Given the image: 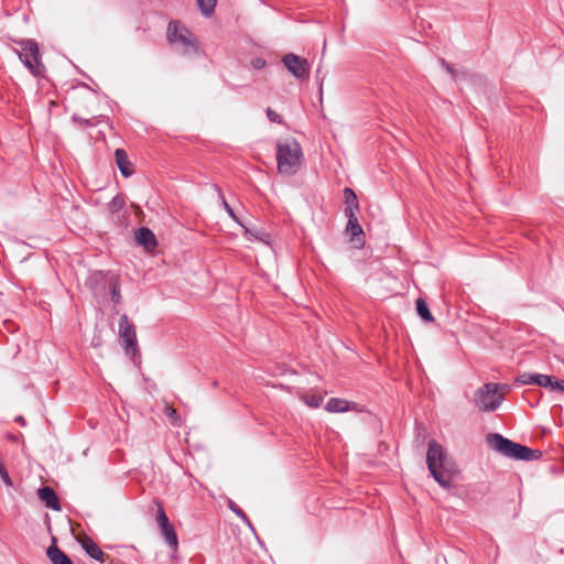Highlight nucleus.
Segmentation results:
<instances>
[{
	"label": "nucleus",
	"instance_id": "1",
	"mask_svg": "<svg viewBox=\"0 0 564 564\" xmlns=\"http://www.w3.org/2000/svg\"><path fill=\"white\" fill-rule=\"evenodd\" d=\"M429 470L433 478L443 487L451 488V474L455 473V464L448 458L444 448L435 441H430L426 455Z\"/></svg>",
	"mask_w": 564,
	"mask_h": 564
},
{
	"label": "nucleus",
	"instance_id": "2",
	"mask_svg": "<svg viewBox=\"0 0 564 564\" xmlns=\"http://www.w3.org/2000/svg\"><path fill=\"white\" fill-rule=\"evenodd\" d=\"M303 151L300 142L294 138L280 140L276 143L278 171L282 175L292 176L300 170Z\"/></svg>",
	"mask_w": 564,
	"mask_h": 564
},
{
	"label": "nucleus",
	"instance_id": "3",
	"mask_svg": "<svg viewBox=\"0 0 564 564\" xmlns=\"http://www.w3.org/2000/svg\"><path fill=\"white\" fill-rule=\"evenodd\" d=\"M166 39L180 54L188 57L199 55V45L196 36L178 21H171L169 23Z\"/></svg>",
	"mask_w": 564,
	"mask_h": 564
},
{
	"label": "nucleus",
	"instance_id": "4",
	"mask_svg": "<svg viewBox=\"0 0 564 564\" xmlns=\"http://www.w3.org/2000/svg\"><path fill=\"white\" fill-rule=\"evenodd\" d=\"M487 438L495 451L512 459L530 462L542 456L541 451L514 443L500 434H489Z\"/></svg>",
	"mask_w": 564,
	"mask_h": 564
},
{
	"label": "nucleus",
	"instance_id": "5",
	"mask_svg": "<svg viewBox=\"0 0 564 564\" xmlns=\"http://www.w3.org/2000/svg\"><path fill=\"white\" fill-rule=\"evenodd\" d=\"M20 50H14L22 64L35 77H44L46 72L42 62L39 44L32 39L19 40L15 42Z\"/></svg>",
	"mask_w": 564,
	"mask_h": 564
},
{
	"label": "nucleus",
	"instance_id": "6",
	"mask_svg": "<svg viewBox=\"0 0 564 564\" xmlns=\"http://www.w3.org/2000/svg\"><path fill=\"white\" fill-rule=\"evenodd\" d=\"M503 395L499 393V384L486 383L475 393L476 406L484 412L495 411L502 403Z\"/></svg>",
	"mask_w": 564,
	"mask_h": 564
},
{
	"label": "nucleus",
	"instance_id": "7",
	"mask_svg": "<svg viewBox=\"0 0 564 564\" xmlns=\"http://www.w3.org/2000/svg\"><path fill=\"white\" fill-rule=\"evenodd\" d=\"M522 384H536L544 388H550L552 391L564 392V380L541 373H523L517 379Z\"/></svg>",
	"mask_w": 564,
	"mask_h": 564
},
{
	"label": "nucleus",
	"instance_id": "8",
	"mask_svg": "<svg viewBox=\"0 0 564 564\" xmlns=\"http://www.w3.org/2000/svg\"><path fill=\"white\" fill-rule=\"evenodd\" d=\"M119 337L126 344V354L134 356L137 351V334L135 326L131 323L127 314H122L119 319Z\"/></svg>",
	"mask_w": 564,
	"mask_h": 564
},
{
	"label": "nucleus",
	"instance_id": "9",
	"mask_svg": "<svg viewBox=\"0 0 564 564\" xmlns=\"http://www.w3.org/2000/svg\"><path fill=\"white\" fill-rule=\"evenodd\" d=\"M286 69L297 79H305L310 75V65L307 59L293 53L284 55L282 59Z\"/></svg>",
	"mask_w": 564,
	"mask_h": 564
},
{
	"label": "nucleus",
	"instance_id": "10",
	"mask_svg": "<svg viewBox=\"0 0 564 564\" xmlns=\"http://www.w3.org/2000/svg\"><path fill=\"white\" fill-rule=\"evenodd\" d=\"M348 219L347 226H346V232L350 236V241L357 242L359 245L364 243V230L360 226L357 215L354 214L349 209V214L345 215Z\"/></svg>",
	"mask_w": 564,
	"mask_h": 564
},
{
	"label": "nucleus",
	"instance_id": "11",
	"mask_svg": "<svg viewBox=\"0 0 564 564\" xmlns=\"http://www.w3.org/2000/svg\"><path fill=\"white\" fill-rule=\"evenodd\" d=\"M115 159H116V164H117L120 173L124 177H129L134 173L133 165L130 162L128 154L126 153V151L123 149H117L115 151Z\"/></svg>",
	"mask_w": 564,
	"mask_h": 564
},
{
	"label": "nucleus",
	"instance_id": "12",
	"mask_svg": "<svg viewBox=\"0 0 564 564\" xmlns=\"http://www.w3.org/2000/svg\"><path fill=\"white\" fill-rule=\"evenodd\" d=\"M135 240L138 245L144 247L145 250H153L158 245L154 234L147 227L138 229Z\"/></svg>",
	"mask_w": 564,
	"mask_h": 564
},
{
	"label": "nucleus",
	"instance_id": "13",
	"mask_svg": "<svg viewBox=\"0 0 564 564\" xmlns=\"http://www.w3.org/2000/svg\"><path fill=\"white\" fill-rule=\"evenodd\" d=\"M39 497L40 499L45 502L46 507L59 511L61 510V503L58 500V497L56 492L48 486L42 487L39 489Z\"/></svg>",
	"mask_w": 564,
	"mask_h": 564
},
{
	"label": "nucleus",
	"instance_id": "14",
	"mask_svg": "<svg viewBox=\"0 0 564 564\" xmlns=\"http://www.w3.org/2000/svg\"><path fill=\"white\" fill-rule=\"evenodd\" d=\"M82 546L91 558L99 561L100 563H105L109 557L90 538H86L82 542Z\"/></svg>",
	"mask_w": 564,
	"mask_h": 564
},
{
	"label": "nucleus",
	"instance_id": "15",
	"mask_svg": "<svg viewBox=\"0 0 564 564\" xmlns=\"http://www.w3.org/2000/svg\"><path fill=\"white\" fill-rule=\"evenodd\" d=\"M46 555L52 564H73L72 560L55 543L48 546Z\"/></svg>",
	"mask_w": 564,
	"mask_h": 564
},
{
	"label": "nucleus",
	"instance_id": "16",
	"mask_svg": "<svg viewBox=\"0 0 564 564\" xmlns=\"http://www.w3.org/2000/svg\"><path fill=\"white\" fill-rule=\"evenodd\" d=\"M344 197H345V205H346V207L344 209L345 215L349 214V209L354 214H357V212L359 210V203H358V198H357V195L355 194V192L351 188L346 187V188H344Z\"/></svg>",
	"mask_w": 564,
	"mask_h": 564
},
{
	"label": "nucleus",
	"instance_id": "17",
	"mask_svg": "<svg viewBox=\"0 0 564 564\" xmlns=\"http://www.w3.org/2000/svg\"><path fill=\"white\" fill-rule=\"evenodd\" d=\"M160 533L163 536L165 543L171 547L172 551H177L178 538L176 531L172 524L167 525L166 529H160Z\"/></svg>",
	"mask_w": 564,
	"mask_h": 564
},
{
	"label": "nucleus",
	"instance_id": "18",
	"mask_svg": "<svg viewBox=\"0 0 564 564\" xmlns=\"http://www.w3.org/2000/svg\"><path fill=\"white\" fill-rule=\"evenodd\" d=\"M325 409L332 413H341L349 410V403L344 399L332 398L327 401Z\"/></svg>",
	"mask_w": 564,
	"mask_h": 564
},
{
	"label": "nucleus",
	"instance_id": "19",
	"mask_svg": "<svg viewBox=\"0 0 564 564\" xmlns=\"http://www.w3.org/2000/svg\"><path fill=\"white\" fill-rule=\"evenodd\" d=\"M415 306H416V312H417V315L424 321V322H433L434 321V317L433 315L431 314L430 310H429V306L425 302L424 299L422 297H419L415 302Z\"/></svg>",
	"mask_w": 564,
	"mask_h": 564
},
{
	"label": "nucleus",
	"instance_id": "20",
	"mask_svg": "<svg viewBox=\"0 0 564 564\" xmlns=\"http://www.w3.org/2000/svg\"><path fill=\"white\" fill-rule=\"evenodd\" d=\"M213 188L217 192L218 194V198L220 199L221 202V205L223 207L225 208V210L227 212V214L229 215V217L231 219H234L236 223H238L239 225L242 226V224L240 223L239 218L237 217V215L235 214L234 209L231 208V206L227 203L220 187L216 184L213 185Z\"/></svg>",
	"mask_w": 564,
	"mask_h": 564
},
{
	"label": "nucleus",
	"instance_id": "21",
	"mask_svg": "<svg viewBox=\"0 0 564 564\" xmlns=\"http://www.w3.org/2000/svg\"><path fill=\"white\" fill-rule=\"evenodd\" d=\"M126 205L124 196L121 194L116 195L109 203H108V212L113 215L118 212H120Z\"/></svg>",
	"mask_w": 564,
	"mask_h": 564
},
{
	"label": "nucleus",
	"instance_id": "22",
	"mask_svg": "<svg viewBox=\"0 0 564 564\" xmlns=\"http://www.w3.org/2000/svg\"><path fill=\"white\" fill-rule=\"evenodd\" d=\"M199 10L205 17H210L216 8L217 0H196Z\"/></svg>",
	"mask_w": 564,
	"mask_h": 564
},
{
	"label": "nucleus",
	"instance_id": "23",
	"mask_svg": "<svg viewBox=\"0 0 564 564\" xmlns=\"http://www.w3.org/2000/svg\"><path fill=\"white\" fill-rule=\"evenodd\" d=\"M163 413L166 415V417L170 419L171 423L174 426H181V416L178 415L177 411L174 408H172L171 405H165Z\"/></svg>",
	"mask_w": 564,
	"mask_h": 564
},
{
	"label": "nucleus",
	"instance_id": "24",
	"mask_svg": "<svg viewBox=\"0 0 564 564\" xmlns=\"http://www.w3.org/2000/svg\"><path fill=\"white\" fill-rule=\"evenodd\" d=\"M156 522H158L159 529H162V528L166 529V527L171 524L164 509L161 506H159V509H158Z\"/></svg>",
	"mask_w": 564,
	"mask_h": 564
},
{
	"label": "nucleus",
	"instance_id": "25",
	"mask_svg": "<svg viewBox=\"0 0 564 564\" xmlns=\"http://www.w3.org/2000/svg\"><path fill=\"white\" fill-rule=\"evenodd\" d=\"M111 300L118 304L121 301L120 286L117 280L110 282Z\"/></svg>",
	"mask_w": 564,
	"mask_h": 564
},
{
	"label": "nucleus",
	"instance_id": "26",
	"mask_svg": "<svg viewBox=\"0 0 564 564\" xmlns=\"http://www.w3.org/2000/svg\"><path fill=\"white\" fill-rule=\"evenodd\" d=\"M305 402L311 408H318L323 402V398L321 395L314 394V395L306 397Z\"/></svg>",
	"mask_w": 564,
	"mask_h": 564
},
{
	"label": "nucleus",
	"instance_id": "27",
	"mask_svg": "<svg viewBox=\"0 0 564 564\" xmlns=\"http://www.w3.org/2000/svg\"><path fill=\"white\" fill-rule=\"evenodd\" d=\"M267 117L271 122L282 123V118L279 113H276L273 109L268 108L265 110Z\"/></svg>",
	"mask_w": 564,
	"mask_h": 564
},
{
	"label": "nucleus",
	"instance_id": "28",
	"mask_svg": "<svg viewBox=\"0 0 564 564\" xmlns=\"http://www.w3.org/2000/svg\"><path fill=\"white\" fill-rule=\"evenodd\" d=\"M0 477L7 486H12V480L3 464L0 463Z\"/></svg>",
	"mask_w": 564,
	"mask_h": 564
},
{
	"label": "nucleus",
	"instance_id": "29",
	"mask_svg": "<svg viewBox=\"0 0 564 564\" xmlns=\"http://www.w3.org/2000/svg\"><path fill=\"white\" fill-rule=\"evenodd\" d=\"M73 120L85 127L95 124L94 119H83L76 115L73 116Z\"/></svg>",
	"mask_w": 564,
	"mask_h": 564
},
{
	"label": "nucleus",
	"instance_id": "30",
	"mask_svg": "<svg viewBox=\"0 0 564 564\" xmlns=\"http://www.w3.org/2000/svg\"><path fill=\"white\" fill-rule=\"evenodd\" d=\"M230 509L238 516L240 517L241 519H243L245 521H247L249 523V520H248V517L246 516V513L237 506H235L232 502H230Z\"/></svg>",
	"mask_w": 564,
	"mask_h": 564
},
{
	"label": "nucleus",
	"instance_id": "31",
	"mask_svg": "<svg viewBox=\"0 0 564 564\" xmlns=\"http://www.w3.org/2000/svg\"><path fill=\"white\" fill-rule=\"evenodd\" d=\"M251 65L254 69H261L265 66V61L263 58L257 57L251 61Z\"/></svg>",
	"mask_w": 564,
	"mask_h": 564
},
{
	"label": "nucleus",
	"instance_id": "32",
	"mask_svg": "<svg viewBox=\"0 0 564 564\" xmlns=\"http://www.w3.org/2000/svg\"><path fill=\"white\" fill-rule=\"evenodd\" d=\"M441 64L443 65V67L452 75L453 79L456 78V72L455 69L453 68V66L451 64H448L445 59H441Z\"/></svg>",
	"mask_w": 564,
	"mask_h": 564
},
{
	"label": "nucleus",
	"instance_id": "33",
	"mask_svg": "<svg viewBox=\"0 0 564 564\" xmlns=\"http://www.w3.org/2000/svg\"><path fill=\"white\" fill-rule=\"evenodd\" d=\"M15 422L19 423L22 426H24L26 424L25 419L23 416H21V415L15 417Z\"/></svg>",
	"mask_w": 564,
	"mask_h": 564
}]
</instances>
